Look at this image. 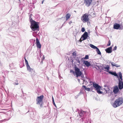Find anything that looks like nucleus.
Listing matches in <instances>:
<instances>
[{"label":"nucleus","instance_id":"49530a36","mask_svg":"<svg viewBox=\"0 0 123 123\" xmlns=\"http://www.w3.org/2000/svg\"><path fill=\"white\" fill-rule=\"evenodd\" d=\"M97 29V26H96L95 28V29L96 31V29Z\"/></svg>","mask_w":123,"mask_h":123},{"label":"nucleus","instance_id":"5701e85b","mask_svg":"<svg viewBox=\"0 0 123 123\" xmlns=\"http://www.w3.org/2000/svg\"><path fill=\"white\" fill-rule=\"evenodd\" d=\"M111 74L116 76H118L116 72H112Z\"/></svg>","mask_w":123,"mask_h":123},{"label":"nucleus","instance_id":"58836bf2","mask_svg":"<svg viewBox=\"0 0 123 123\" xmlns=\"http://www.w3.org/2000/svg\"><path fill=\"white\" fill-rule=\"evenodd\" d=\"M24 59H25V62H27V60L26 59L25 57H24Z\"/></svg>","mask_w":123,"mask_h":123},{"label":"nucleus","instance_id":"2f4dec72","mask_svg":"<svg viewBox=\"0 0 123 123\" xmlns=\"http://www.w3.org/2000/svg\"><path fill=\"white\" fill-rule=\"evenodd\" d=\"M81 31L82 32H84L85 31V29L84 28H82Z\"/></svg>","mask_w":123,"mask_h":123},{"label":"nucleus","instance_id":"a211bd4d","mask_svg":"<svg viewBox=\"0 0 123 123\" xmlns=\"http://www.w3.org/2000/svg\"><path fill=\"white\" fill-rule=\"evenodd\" d=\"M111 63L113 67L116 66L117 67H118L120 66V65H118L117 64H116L114 62H111Z\"/></svg>","mask_w":123,"mask_h":123},{"label":"nucleus","instance_id":"f8f14e48","mask_svg":"<svg viewBox=\"0 0 123 123\" xmlns=\"http://www.w3.org/2000/svg\"><path fill=\"white\" fill-rule=\"evenodd\" d=\"M78 113L79 114V116L80 117H82L84 114L85 112L82 110L79 111H78Z\"/></svg>","mask_w":123,"mask_h":123},{"label":"nucleus","instance_id":"dca6fc26","mask_svg":"<svg viewBox=\"0 0 123 123\" xmlns=\"http://www.w3.org/2000/svg\"><path fill=\"white\" fill-rule=\"evenodd\" d=\"M104 69H106V70H105L107 72H108V71L109 70V66L108 65H106V67H104L102 68V69L104 70Z\"/></svg>","mask_w":123,"mask_h":123},{"label":"nucleus","instance_id":"412c9836","mask_svg":"<svg viewBox=\"0 0 123 123\" xmlns=\"http://www.w3.org/2000/svg\"><path fill=\"white\" fill-rule=\"evenodd\" d=\"M96 49V51L97 54L100 55H101V53L99 49L98 48H97Z\"/></svg>","mask_w":123,"mask_h":123},{"label":"nucleus","instance_id":"7c9ffc66","mask_svg":"<svg viewBox=\"0 0 123 123\" xmlns=\"http://www.w3.org/2000/svg\"><path fill=\"white\" fill-rule=\"evenodd\" d=\"M86 90L87 91H89L90 90V89L89 88L87 87L86 88Z\"/></svg>","mask_w":123,"mask_h":123},{"label":"nucleus","instance_id":"37998d69","mask_svg":"<svg viewBox=\"0 0 123 123\" xmlns=\"http://www.w3.org/2000/svg\"><path fill=\"white\" fill-rule=\"evenodd\" d=\"M96 66L97 67H98V68H99L100 67H99V66H97V65H96Z\"/></svg>","mask_w":123,"mask_h":123},{"label":"nucleus","instance_id":"e433bc0d","mask_svg":"<svg viewBox=\"0 0 123 123\" xmlns=\"http://www.w3.org/2000/svg\"><path fill=\"white\" fill-rule=\"evenodd\" d=\"M108 72L109 74H111L112 73V72H111V71H108V72Z\"/></svg>","mask_w":123,"mask_h":123},{"label":"nucleus","instance_id":"2eb2a0df","mask_svg":"<svg viewBox=\"0 0 123 123\" xmlns=\"http://www.w3.org/2000/svg\"><path fill=\"white\" fill-rule=\"evenodd\" d=\"M26 67L27 70H28L29 72H32L33 73H34V71L33 70V69L31 68L30 66H28Z\"/></svg>","mask_w":123,"mask_h":123},{"label":"nucleus","instance_id":"de8ad7c7","mask_svg":"<svg viewBox=\"0 0 123 123\" xmlns=\"http://www.w3.org/2000/svg\"><path fill=\"white\" fill-rule=\"evenodd\" d=\"M40 106L41 107H42V104H40Z\"/></svg>","mask_w":123,"mask_h":123},{"label":"nucleus","instance_id":"bf43d9fd","mask_svg":"<svg viewBox=\"0 0 123 123\" xmlns=\"http://www.w3.org/2000/svg\"><path fill=\"white\" fill-rule=\"evenodd\" d=\"M48 80H49V78H48Z\"/></svg>","mask_w":123,"mask_h":123},{"label":"nucleus","instance_id":"4be33fe9","mask_svg":"<svg viewBox=\"0 0 123 123\" xmlns=\"http://www.w3.org/2000/svg\"><path fill=\"white\" fill-rule=\"evenodd\" d=\"M89 45L91 48L94 49H96L97 48V47L91 44H90Z\"/></svg>","mask_w":123,"mask_h":123},{"label":"nucleus","instance_id":"c756f323","mask_svg":"<svg viewBox=\"0 0 123 123\" xmlns=\"http://www.w3.org/2000/svg\"><path fill=\"white\" fill-rule=\"evenodd\" d=\"M70 73H72L74 74L75 75V72L73 70H71L70 71Z\"/></svg>","mask_w":123,"mask_h":123},{"label":"nucleus","instance_id":"5fc2aeb1","mask_svg":"<svg viewBox=\"0 0 123 123\" xmlns=\"http://www.w3.org/2000/svg\"><path fill=\"white\" fill-rule=\"evenodd\" d=\"M31 74V75H33L32 74Z\"/></svg>","mask_w":123,"mask_h":123},{"label":"nucleus","instance_id":"a19ab883","mask_svg":"<svg viewBox=\"0 0 123 123\" xmlns=\"http://www.w3.org/2000/svg\"><path fill=\"white\" fill-rule=\"evenodd\" d=\"M81 92H79V94H78V96H79V95H80V94H81Z\"/></svg>","mask_w":123,"mask_h":123},{"label":"nucleus","instance_id":"6e6552de","mask_svg":"<svg viewBox=\"0 0 123 123\" xmlns=\"http://www.w3.org/2000/svg\"><path fill=\"white\" fill-rule=\"evenodd\" d=\"M89 37L88 35V33L86 32H85L84 34L81 37L82 38V40H84L87 38Z\"/></svg>","mask_w":123,"mask_h":123},{"label":"nucleus","instance_id":"c9c22d12","mask_svg":"<svg viewBox=\"0 0 123 123\" xmlns=\"http://www.w3.org/2000/svg\"><path fill=\"white\" fill-rule=\"evenodd\" d=\"M82 87H83L85 89V90H86V88L87 87H86V86H84V85H83L82 86Z\"/></svg>","mask_w":123,"mask_h":123},{"label":"nucleus","instance_id":"473e14b6","mask_svg":"<svg viewBox=\"0 0 123 123\" xmlns=\"http://www.w3.org/2000/svg\"><path fill=\"white\" fill-rule=\"evenodd\" d=\"M117 49V47L116 46H115L114 48L113 49V50L115 51V50H116V49Z\"/></svg>","mask_w":123,"mask_h":123},{"label":"nucleus","instance_id":"f257e3e1","mask_svg":"<svg viewBox=\"0 0 123 123\" xmlns=\"http://www.w3.org/2000/svg\"><path fill=\"white\" fill-rule=\"evenodd\" d=\"M123 103V98L119 97L116 99L112 105L114 108H116L121 105Z\"/></svg>","mask_w":123,"mask_h":123},{"label":"nucleus","instance_id":"1a4fd4ad","mask_svg":"<svg viewBox=\"0 0 123 123\" xmlns=\"http://www.w3.org/2000/svg\"><path fill=\"white\" fill-rule=\"evenodd\" d=\"M92 0H85L84 3L86 6L89 7L91 4Z\"/></svg>","mask_w":123,"mask_h":123},{"label":"nucleus","instance_id":"f704fd0d","mask_svg":"<svg viewBox=\"0 0 123 123\" xmlns=\"http://www.w3.org/2000/svg\"><path fill=\"white\" fill-rule=\"evenodd\" d=\"M83 40H82V37H81L80 39V40H79L80 41V42H81Z\"/></svg>","mask_w":123,"mask_h":123},{"label":"nucleus","instance_id":"f03ea898","mask_svg":"<svg viewBox=\"0 0 123 123\" xmlns=\"http://www.w3.org/2000/svg\"><path fill=\"white\" fill-rule=\"evenodd\" d=\"M31 22L30 27L32 30L33 31H38L39 28L38 23L35 21Z\"/></svg>","mask_w":123,"mask_h":123},{"label":"nucleus","instance_id":"423d86ee","mask_svg":"<svg viewBox=\"0 0 123 123\" xmlns=\"http://www.w3.org/2000/svg\"><path fill=\"white\" fill-rule=\"evenodd\" d=\"M88 15L85 13L82 16L81 18V20L84 23L86 22L89 20Z\"/></svg>","mask_w":123,"mask_h":123},{"label":"nucleus","instance_id":"c03bdc74","mask_svg":"<svg viewBox=\"0 0 123 123\" xmlns=\"http://www.w3.org/2000/svg\"><path fill=\"white\" fill-rule=\"evenodd\" d=\"M8 112L9 113H11V111L10 110H9V111H8Z\"/></svg>","mask_w":123,"mask_h":123},{"label":"nucleus","instance_id":"39448f33","mask_svg":"<svg viewBox=\"0 0 123 123\" xmlns=\"http://www.w3.org/2000/svg\"><path fill=\"white\" fill-rule=\"evenodd\" d=\"M74 70L75 71V74L76 75V77H78L82 75V73L79 69L76 67H74Z\"/></svg>","mask_w":123,"mask_h":123},{"label":"nucleus","instance_id":"393cba45","mask_svg":"<svg viewBox=\"0 0 123 123\" xmlns=\"http://www.w3.org/2000/svg\"><path fill=\"white\" fill-rule=\"evenodd\" d=\"M52 102H53V105H54L55 106H56V105H55V103L54 102V98L53 97H52Z\"/></svg>","mask_w":123,"mask_h":123},{"label":"nucleus","instance_id":"864d4df0","mask_svg":"<svg viewBox=\"0 0 123 123\" xmlns=\"http://www.w3.org/2000/svg\"><path fill=\"white\" fill-rule=\"evenodd\" d=\"M91 121L90 122V123H91Z\"/></svg>","mask_w":123,"mask_h":123},{"label":"nucleus","instance_id":"bb28decb","mask_svg":"<svg viewBox=\"0 0 123 123\" xmlns=\"http://www.w3.org/2000/svg\"><path fill=\"white\" fill-rule=\"evenodd\" d=\"M73 55V56H76V51H74L73 52V53L72 54Z\"/></svg>","mask_w":123,"mask_h":123},{"label":"nucleus","instance_id":"4c0bfd02","mask_svg":"<svg viewBox=\"0 0 123 123\" xmlns=\"http://www.w3.org/2000/svg\"><path fill=\"white\" fill-rule=\"evenodd\" d=\"M45 59V57H44V55H43V58L42 59V60H44V59Z\"/></svg>","mask_w":123,"mask_h":123},{"label":"nucleus","instance_id":"79ce46f5","mask_svg":"<svg viewBox=\"0 0 123 123\" xmlns=\"http://www.w3.org/2000/svg\"><path fill=\"white\" fill-rule=\"evenodd\" d=\"M72 23V21H70L69 22V24H70L71 23Z\"/></svg>","mask_w":123,"mask_h":123},{"label":"nucleus","instance_id":"0eeeda50","mask_svg":"<svg viewBox=\"0 0 123 123\" xmlns=\"http://www.w3.org/2000/svg\"><path fill=\"white\" fill-rule=\"evenodd\" d=\"M43 97V95H42L37 97V98L36 100L37 104H39L42 102Z\"/></svg>","mask_w":123,"mask_h":123},{"label":"nucleus","instance_id":"ddd939ff","mask_svg":"<svg viewBox=\"0 0 123 123\" xmlns=\"http://www.w3.org/2000/svg\"><path fill=\"white\" fill-rule=\"evenodd\" d=\"M117 86H116L114 87L113 92L115 94L117 93L118 92L119 90Z\"/></svg>","mask_w":123,"mask_h":123},{"label":"nucleus","instance_id":"f3484780","mask_svg":"<svg viewBox=\"0 0 123 123\" xmlns=\"http://www.w3.org/2000/svg\"><path fill=\"white\" fill-rule=\"evenodd\" d=\"M84 63L87 67H88L91 65L90 62L87 61H84Z\"/></svg>","mask_w":123,"mask_h":123},{"label":"nucleus","instance_id":"4d7b16f0","mask_svg":"<svg viewBox=\"0 0 123 123\" xmlns=\"http://www.w3.org/2000/svg\"><path fill=\"white\" fill-rule=\"evenodd\" d=\"M29 110L28 111V112H29Z\"/></svg>","mask_w":123,"mask_h":123},{"label":"nucleus","instance_id":"09e8293b","mask_svg":"<svg viewBox=\"0 0 123 123\" xmlns=\"http://www.w3.org/2000/svg\"><path fill=\"white\" fill-rule=\"evenodd\" d=\"M81 77H82V78H83V76L81 75Z\"/></svg>","mask_w":123,"mask_h":123},{"label":"nucleus","instance_id":"a878e982","mask_svg":"<svg viewBox=\"0 0 123 123\" xmlns=\"http://www.w3.org/2000/svg\"><path fill=\"white\" fill-rule=\"evenodd\" d=\"M83 121H84L85 123H88V121H87V119H84L83 120Z\"/></svg>","mask_w":123,"mask_h":123},{"label":"nucleus","instance_id":"7ed1b4c3","mask_svg":"<svg viewBox=\"0 0 123 123\" xmlns=\"http://www.w3.org/2000/svg\"><path fill=\"white\" fill-rule=\"evenodd\" d=\"M119 75L121 80L119 79L118 87L119 89L121 90L123 88V82L122 81V73L121 72L119 73Z\"/></svg>","mask_w":123,"mask_h":123},{"label":"nucleus","instance_id":"9d476101","mask_svg":"<svg viewBox=\"0 0 123 123\" xmlns=\"http://www.w3.org/2000/svg\"><path fill=\"white\" fill-rule=\"evenodd\" d=\"M113 28L114 29H118L120 28V29H123V28L121 29V28L120 27V25L117 23H115L114 25Z\"/></svg>","mask_w":123,"mask_h":123},{"label":"nucleus","instance_id":"9b49d317","mask_svg":"<svg viewBox=\"0 0 123 123\" xmlns=\"http://www.w3.org/2000/svg\"><path fill=\"white\" fill-rule=\"evenodd\" d=\"M36 44L37 48H40L41 47V45L38 39L36 38Z\"/></svg>","mask_w":123,"mask_h":123},{"label":"nucleus","instance_id":"3c124183","mask_svg":"<svg viewBox=\"0 0 123 123\" xmlns=\"http://www.w3.org/2000/svg\"><path fill=\"white\" fill-rule=\"evenodd\" d=\"M39 118V117H38V118H37V119H38V118Z\"/></svg>","mask_w":123,"mask_h":123},{"label":"nucleus","instance_id":"c85d7f7f","mask_svg":"<svg viewBox=\"0 0 123 123\" xmlns=\"http://www.w3.org/2000/svg\"><path fill=\"white\" fill-rule=\"evenodd\" d=\"M25 62L26 65V67L28 66H29V64H28V61H27V62Z\"/></svg>","mask_w":123,"mask_h":123},{"label":"nucleus","instance_id":"72a5a7b5","mask_svg":"<svg viewBox=\"0 0 123 123\" xmlns=\"http://www.w3.org/2000/svg\"><path fill=\"white\" fill-rule=\"evenodd\" d=\"M111 45V42L110 41L108 42V44L107 45L108 46H110Z\"/></svg>","mask_w":123,"mask_h":123},{"label":"nucleus","instance_id":"a18cd8bd","mask_svg":"<svg viewBox=\"0 0 123 123\" xmlns=\"http://www.w3.org/2000/svg\"><path fill=\"white\" fill-rule=\"evenodd\" d=\"M31 116V118H32V117H34V116H33V115H31V116Z\"/></svg>","mask_w":123,"mask_h":123},{"label":"nucleus","instance_id":"b1692460","mask_svg":"<svg viewBox=\"0 0 123 123\" xmlns=\"http://www.w3.org/2000/svg\"><path fill=\"white\" fill-rule=\"evenodd\" d=\"M16 82H14L13 83V84L15 85H18L19 84L18 83V80H16V81H15Z\"/></svg>","mask_w":123,"mask_h":123},{"label":"nucleus","instance_id":"6e6d98bb","mask_svg":"<svg viewBox=\"0 0 123 123\" xmlns=\"http://www.w3.org/2000/svg\"><path fill=\"white\" fill-rule=\"evenodd\" d=\"M80 62V61H79V63Z\"/></svg>","mask_w":123,"mask_h":123},{"label":"nucleus","instance_id":"cd10ccee","mask_svg":"<svg viewBox=\"0 0 123 123\" xmlns=\"http://www.w3.org/2000/svg\"><path fill=\"white\" fill-rule=\"evenodd\" d=\"M89 58V56L88 55H86L85 56L84 59H88Z\"/></svg>","mask_w":123,"mask_h":123},{"label":"nucleus","instance_id":"aec40b11","mask_svg":"<svg viewBox=\"0 0 123 123\" xmlns=\"http://www.w3.org/2000/svg\"><path fill=\"white\" fill-rule=\"evenodd\" d=\"M32 15L31 14H30L29 15V19H30V22L31 23H32L31 22H33L34 21H35L33 20L32 18L31 17V16Z\"/></svg>","mask_w":123,"mask_h":123},{"label":"nucleus","instance_id":"ea45409f","mask_svg":"<svg viewBox=\"0 0 123 123\" xmlns=\"http://www.w3.org/2000/svg\"><path fill=\"white\" fill-rule=\"evenodd\" d=\"M24 59H25V62H27V60L26 59L25 57H24Z\"/></svg>","mask_w":123,"mask_h":123},{"label":"nucleus","instance_id":"6ab92c4d","mask_svg":"<svg viewBox=\"0 0 123 123\" xmlns=\"http://www.w3.org/2000/svg\"><path fill=\"white\" fill-rule=\"evenodd\" d=\"M71 16V15L69 13H67L66 15V20L69 19Z\"/></svg>","mask_w":123,"mask_h":123},{"label":"nucleus","instance_id":"20e7f679","mask_svg":"<svg viewBox=\"0 0 123 123\" xmlns=\"http://www.w3.org/2000/svg\"><path fill=\"white\" fill-rule=\"evenodd\" d=\"M93 86L97 90V92L99 94H101L103 93L102 92L100 91V89L101 88V87L98 85L96 83L93 84Z\"/></svg>","mask_w":123,"mask_h":123},{"label":"nucleus","instance_id":"13d9d810","mask_svg":"<svg viewBox=\"0 0 123 123\" xmlns=\"http://www.w3.org/2000/svg\"><path fill=\"white\" fill-rule=\"evenodd\" d=\"M81 118L82 119H83H83H82V118Z\"/></svg>","mask_w":123,"mask_h":123},{"label":"nucleus","instance_id":"4468645a","mask_svg":"<svg viewBox=\"0 0 123 123\" xmlns=\"http://www.w3.org/2000/svg\"><path fill=\"white\" fill-rule=\"evenodd\" d=\"M112 47L111 46L105 49V51L107 53H111L112 52Z\"/></svg>","mask_w":123,"mask_h":123},{"label":"nucleus","instance_id":"8fccbe9b","mask_svg":"<svg viewBox=\"0 0 123 123\" xmlns=\"http://www.w3.org/2000/svg\"><path fill=\"white\" fill-rule=\"evenodd\" d=\"M43 1H42V4H43Z\"/></svg>","mask_w":123,"mask_h":123},{"label":"nucleus","instance_id":"603ef678","mask_svg":"<svg viewBox=\"0 0 123 123\" xmlns=\"http://www.w3.org/2000/svg\"><path fill=\"white\" fill-rule=\"evenodd\" d=\"M31 114H33V112H31Z\"/></svg>","mask_w":123,"mask_h":123}]
</instances>
